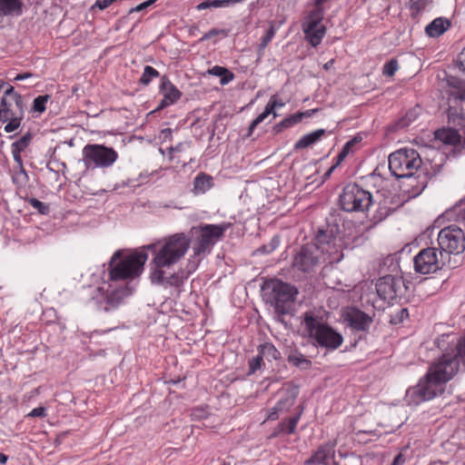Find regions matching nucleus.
Wrapping results in <instances>:
<instances>
[{
  "instance_id": "nucleus-8",
  "label": "nucleus",
  "mask_w": 465,
  "mask_h": 465,
  "mask_svg": "<svg viewBox=\"0 0 465 465\" xmlns=\"http://www.w3.org/2000/svg\"><path fill=\"white\" fill-rule=\"evenodd\" d=\"M443 391L444 387L433 377H430V373L427 372L417 385L406 391L405 399L409 404L418 405L423 401L432 400Z\"/></svg>"
},
{
  "instance_id": "nucleus-27",
  "label": "nucleus",
  "mask_w": 465,
  "mask_h": 465,
  "mask_svg": "<svg viewBox=\"0 0 465 465\" xmlns=\"http://www.w3.org/2000/svg\"><path fill=\"white\" fill-rule=\"evenodd\" d=\"M325 134L324 129H318L311 134L303 135L294 145L296 150L306 148L319 141Z\"/></svg>"
},
{
  "instance_id": "nucleus-31",
  "label": "nucleus",
  "mask_w": 465,
  "mask_h": 465,
  "mask_svg": "<svg viewBox=\"0 0 465 465\" xmlns=\"http://www.w3.org/2000/svg\"><path fill=\"white\" fill-rule=\"evenodd\" d=\"M207 73L209 74L221 77L220 83L222 85L229 84L234 78L233 74L231 73L227 68L223 66L215 65L213 68L209 69Z\"/></svg>"
},
{
  "instance_id": "nucleus-6",
  "label": "nucleus",
  "mask_w": 465,
  "mask_h": 465,
  "mask_svg": "<svg viewBox=\"0 0 465 465\" xmlns=\"http://www.w3.org/2000/svg\"><path fill=\"white\" fill-rule=\"evenodd\" d=\"M440 252L450 262V255H457L465 250V233L457 225L441 229L438 234Z\"/></svg>"
},
{
  "instance_id": "nucleus-14",
  "label": "nucleus",
  "mask_w": 465,
  "mask_h": 465,
  "mask_svg": "<svg viewBox=\"0 0 465 465\" xmlns=\"http://www.w3.org/2000/svg\"><path fill=\"white\" fill-rule=\"evenodd\" d=\"M24 117V104L20 94L10 86L4 93L0 106V121L5 123L10 118Z\"/></svg>"
},
{
  "instance_id": "nucleus-13",
  "label": "nucleus",
  "mask_w": 465,
  "mask_h": 465,
  "mask_svg": "<svg viewBox=\"0 0 465 465\" xmlns=\"http://www.w3.org/2000/svg\"><path fill=\"white\" fill-rule=\"evenodd\" d=\"M323 16V7H318L315 5L314 9L309 13L302 23V31L305 35V38L312 46L319 45L322 37L325 35L326 27L323 25H321Z\"/></svg>"
},
{
  "instance_id": "nucleus-20",
  "label": "nucleus",
  "mask_w": 465,
  "mask_h": 465,
  "mask_svg": "<svg viewBox=\"0 0 465 465\" xmlns=\"http://www.w3.org/2000/svg\"><path fill=\"white\" fill-rule=\"evenodd\" d=\"M160 92L163 94V99L160 102L157 109H162L170 104H173L181 97V92L170 82L166 76L162 77Z\"/></svg>"
},
{
  "instance_id": "nucleus-39",
  "label": "nucleus",
  "mask_w": 465,
  "mask_h": 465,
  "mask_svg": "<svg viewBox=\"0 0 465 465\" xmlns=\"http://www.w3.org/2000/svg\"><path fill=\"white\" fill-rule=\"evenodd\" d=\"M399 69V64L396 59H391L383 65L382 74L386 76L391 77Z\"/></svg>"
},
{
  "instance_id": "nucleus-2",
  "label": "nucleus",
  "mask_w": 465,
  "mask_h": 465,
  "mask_svg": "<svg viewBox=\"0 0 465 465\" xmlns=\"http://www.w3.org/2000/svg\"><path fill=\"white\" fill-rule=\"evenodd\" d=\"M148 256L143 252H134L123 256V251H116L109 263V273L112 280L133 279L141 274Z\"/></svg>"
},
{
  "instance_id": "nucleus-7",
  "label": "nucleus",
  "mask_w": 465,
  "mask_h": 465,
  "mask_svg": "<svg viewBox=\"0 0 465 465\" xmlns=\"http://www.w3.org/2000/svg\"><path fill=\"white\" fill-rule=\"evenodd\" d=\"M371 203V194L355 183L347 184L340 195V204L345 212H364Z\"/></svg>"
},
{
  "instance_id": "nucleus-60",
  "label": "nucleus",
  "mask_w": 465,
  "mask_h": 465,
  "mask_svg": "<svg viewBox=\"0 0 465 465\" xmlns=\"http://www.w3.org/2000/svg\"><path fill=\"white\" fill-rule=\"evenodd\" d=\"M333 64H334V60H333V59H331L330 61H328L327 63H325V64H323V68H324L325 70H329V69H331V68L332 67Z\"/></svg>"
},
{
  "instance_id": "nucleus-62",
  "label": "nucleus",
  "mask_w": 465,
  "mask_h": 465,
  "mask_svg": "<svg viewBox=\"0 0 465 465\" xmlns=\"http://www.w3.org/2000/svg\"><path fill=\"white\" fill-rule=\"evenodd\" d=\"M409 316V312L407 309L401 310V319L407 318Z\"/></svg>"
},
{
  "instance_id": "nucleus-3",
  "label": "nucleus",
  "mask_w": 465,
  "mask_h": 465,
  "mask_svg": "<svg viewBox=\"0 0 465 465\" xmlns=\"http://www.w3.org/2000/svg\"><path fill=\"white\" fill-rule=\"evenodd\" d=\"M303 324L311 338H313L321 347L335 350L342 343V336L332 328L322 322L313 312H305Z\"/></svg>"
},
{
  "instance_id": "nucleus-23",
  "label": "nucleus",
  "mask_w": 465,
  "mask_h": 465,
  "mask_svg": "<svg viewBox=\"0 0 465 465\" xmlns=\"http://www.w3.org/2000/svg\"><path fill=\"white\" fill-rule=\"evenodd\" d=\"M213 186V177L205 173L197 174L193 180V193L195 194L204 193Z\"/></svg>"
},
{
  "instance_id": "nucleus-57",
  "label": "nucleus",
  "mask_w": 465,
  "mask_h": 465,
  "mask_svg": "<svg viewBox=\"0 0 465 465\" xmlns=\"http://www.w3.org/2000/svg\"><path fill=\"white\" fill-rule=\"evenodd\" d=\"M281 411H276L275 406L272 408L268 413L267 420H274L278 418V412Z\"/></svg>"
},
{
  "instance_id": "nucleus-35",
  "label": "nucleus",
  "mask_w": 465,
  "mask_h": 465,
  "mask_svg": "<svg viewBox=\"0 0 465 465\" xmlns=\"http://www.w3.org/2000/svg\"><path fill=\"white\" fill-rule=\"evenodd\" d=\"M159 76V72L150 65H146L143 69V73L139 80V83L147 85L150 84L153 78Z\"/></svg>"
},
{
  "instance_id": "nucleus-22",
  "label": "nucleus",
  "mask_w": 465,
  "mask_h": 465,
  "mask_svg": "<svg viewBox=\"0 0 465 465\" xmlns=\"http://www.w3.org/2000/svg\"><path fill=\"white\" fill-rule=\"evenodd\" d=\"M317 111H318V109H312V110H307L305 112H299L297 114H294L291 115L290 117L283 119L281 123L276 124L274 126V130L277 133H279L283 128H288V127H291V126L298 124L299 122H301L302 120V118L312 116Z\"/></svg>"
},
{
  "instance_id": "nucleus-49",
  "label": "nucleus",
  "mask_w": 465,
  "mask_h": 465,
  "mask_svg": "<svg viewBox=\"0 0 465 465\" xmlns=\"http://www.w3.org/2000/svg\"><path fill=\"white\" fill-rule=\"evenodd\" d=\"M116 0H96L94 5L92 6V9L99 8L100 10H104L110 6Z\"/></svg>"
},
{
  "instance_id": "nucleus-30",
  "label": "nucleus",
  "mask_w": 465,
  "mask_h": 465,
  "mask_svg": "<svg viewBox=\"0 0 465 465\" xmlns=\"http://www.w3.org/2000/svg\"><path fill=\"white\" fill-rule=\"evenodd\" d=\"M297 393V389L295 388L289 390L285 396L279 400L275 405V410L281 411H288L294 404Z\"/></svg>"
},
{
  "instance_id": "nucleus-53",
  "label": "nucleus",
  "mask_w": 465,
  "mask_h": 465,
  "mask_svg": "<svg viewBox=\"0 0 465 465\" xmlns=\"http://www.w3.org/2000/svg\"><path fill=\"white\" fill-rule=\"evenodd\" d=\"M268 104H274L273 105V117H276L277 116V114L275 112V109L276 108H280V107H282L284 105V103L280 101L276 95H272L271 96L270 98V101L268 102Z\"/></svg>"
},
{
  "instance_id": "nucleus-41",
  "label": "nucleus",
  "mask_w": 465,
  "mask_h": 465,
  "mask_svg": "<svg viewBox=\"0 0 465 465\" xmlns=\"http://www.w3.org/2000/svg\"><path fill=\"white\" fill-rule=\"evenodd\" d=\"M263 357L262 353H258L255 357L249 361V373H254L262 367Z\"/></svg>"
},
{
  "instance_id": "nucleus-55",
  "label": "nucleus",
  "mask_w": 465,
  "mask_h": 465,
  "mask_svg": "<svg viewBox=\"0 0 465 465\" xmlns=\"http://www.w3.org/2000/svg\"><path fill=\"white\" fill-rule=\"evenodd\" d=\"M22 151L20 150H17V149H15V148H12V154H13V157H14V160L21 166L22 165V158H21V153Z\"/></svg>"
},
{
  "instance_id": "nucleus-40",
  "label": "nucleus",
  "mask_w": 465,
  "mask_h": 465,
  "mask_svg": "<svg viewBox=\"0 0 465 465\" xmlns=\"http://www.w3.org/2000/svg\"><path fill=\"white\" fill-rule=\"evenodd\" d=\"M32 140V134L30 133L25 134L19 140L12 143V148L24 151Z\"/></svg>"
},
{
  "instance_id": "nucleus-33",
  "label": "nucleus",
  "mask_w": 465,
  "mask_h": 465,
  "mask_svg": "<svg viewBox=\"0 0 465 465\" xmlns=\"http://www.w3.org/2000/svg\"><path fill=\"white\" fill-rule=\"evenodd\" d=\"M273 105L274 104H267L263 112L260 114L250 124L247 135L250 136L255 127L264 121L271 114H273Z\"/></svg>"
},
{
  "instance_id": "nucleus-43",
  "label": "nucleus",
  "mask_w": 465,
  "mask_h": 465,
  "mask_svg": "<svg viewBox=\"0 0 465 465\" xmlns=\"http://www.w3.org/2000/svg\"><path fill=\"white\" fill-rule=\"evenodd\" d=\"M164 282L167 283L170 286L179 287V286H181L183 284V279L182 276L173 273V274H172L169 277H164L163 276V283H164ZM160 284H162V282Z\"/></svg>"
},
{
  "instance_id": "nucleus-12",
  "label": "nucleus",
  "mask_w": 465,
  "mask_h": 465,
  "mask_svg": "<svg viewBox=\"0 0 465 465\" xmlns=\"http://www.w3.org/2000/svg\"><path fill=\"white\" fill-rule=\"evenodd\" d=\"M414 269L420 274L433 273L449 262L435 247L422 249L413 259Z\"/></svg>"
},
{
  "instance_id": "nucleus-4",
  "label": "nucleus",
  "mask_w": 465,
  "mask_h": 465,
  "mask_svg": "<svg viewBox=\"0 0 465 465\" xmlns=\"http://www.w3.org/2000/svg\"><path fill=\"white\" fill-rule=\"evenodd\" d=\"M422 163L420 153L413 148H401L389 156V168L397 178L414 175Z\"/></svg>"
},
{
  "instance_id": "nucleus-54",
  "label": "nucleus",
  "mask_w": 465,
  "mask_h": 465,
  "mask_svg": "<svg viewBox=\"0 0 465 465\" xmlns=\"http://www.w3.org/2000/svg\"><path fill=\"white\" fill-rule=\"evenodd\" d=\"M457 64L461 71L465 72V49L460 53L457 59Z\"/></svg>"
},
{
  "instance_id": "nucleus-52",
  "label": "nucleus",
  "mask_w": 465,
  "mask_h": 465,
  "mask_svg": "<svg viewBox=\"0 0 465 465\" xmlns=\"http://www.w3.org/2000/svg\"><path fill=\"white\" fill-rule=\"evenodd\" d=\"M45 415H46L45 409L43 407H37V408H35L34 410H32L28 413L27 416L35 418V417H45Z\"/></svg>"
},
{
  "instance_id": "nucleus-45",
  "label": "nucleus",
  "mask_w": 465,
  "mask_h": 465,
  "mask_svg": "<svg viewBox=\"0 0 465 465\" xmlns=\"http://www.w3.org/2000/svg\"><path fill=\"white\" fill-rule=\"evenodd\" d=\"M23 118L15 117V118H10L6 122L7 124L5 126V131L6 133H12L19 128L21 125Z\"/></svg>"
},
{
  "instance_id": "nucleus-46",
  "label": "nucleus",
  "mask_w": 465,
  "mask_h": 465,
  "mask_svg": "<svg viewBox=\"0 0 465 465\" xmlns=\"http://www.w3.org/2000/svg\"><path fill=\"white\" fill-rule=\"evenodd\" d=\"M223 35V36H227L228 35V32L224 29H216V28H213L211 29L209 32H207L206 34H204L201 38H200V41H205V40H208L213 36H216V35Z\"/></svg>"
},
{
  "instance_id": "nucleus-34",
  "label": "nucleus",
  "mask_w": 465,
  "mask_h": 465,
  "mask_svg": "<svg viewBox=\"0 0 465 465\" xmlns=\"http://www.w3.org/2000/svg\"><path fill=\"white\" fill-rule=\"evenodd\" d=\"M259 351L268 361L277 360L280 357L279 351L272 343L260 345Z\"/></svg>"
},
{
  "instance_id": "nucleus-47",
  "label": "nucleus",
  "mask_w": 465,
  "mask_h": 465,
  "mask_svg": "<svg viewBox=\"0 0 465 465\" xmlns=\"http://www.w3.org/2000/svg\"><path fill=\"white\" fill-rule=\"evenodd\" d=\"M353 144V141L347 142L342 147L341 151L337 156L336 165H339L349 154L351 146Z\"/></svg>"
},
{
  "instance_id": "nucleus-28",
  "label": "nucleus",
  "mask_w": 465,
  "mask_h": 465,
  "mask_svg": "<svg viewBox=\"0 0 465 465\" xmlns=\"http://www.w3.org/2000/svg\"><path fill=\"white\" fill-rule=\"evenodd\" d=\"M333 453V446L325 444L321 446L313 456L305 461V464H321Z\"/></svg>"
},
{
  "instance_id": "nucleus-38",
  "label": "nucleus",
  "mask_w": 465,
  "mask_h": 465,
  "mask_svg": "<svg viewBox=\"0 0 465 465\" xmlns=\"http://www.w3.org/2000/svg\"><path fill=\"white\" fill-rule=\"evenodd\" d=\"M429 3L430 0H410V9L411 11V15H418L427 6Z\"/></svg>"
},
{
  "instance_id": "nucleus-36",
  "label": "nucleus",
  "mask_w": 465,
  "mask_h": 465,
  "mask_svg": "<svg viewBox=\"0 0 465 465\" xmlns=\"http://www.w3.org/2000/svg\"><path fill=\"white\" fill-rule=\"evenodd\" d=\"M50 99V95H39L34 100L33 109L35 112L43 113L45 111V104Z\"/></svg>"
},
{
  "instance_id": "nucleus-29",
  "label": "nucleus",
  "mask_w": 465,
  "mask_h": 465,
  "mask_svg": "<svg viewBox=\"0 0 465 465\" xmlns=\"http://www.w3.org/2000/svg\"><path fill=\"white\" fill-rule=\"evenodd\" d=\"M127 295V292L124 289H117L112 291L105 297L106 303L108 306L104 308L105 311L110 308H114L118 306L124 300V298Z\"/></svg>"
},
{
  "instance_id": "nucleus-18",
  "label": "nucleus",
  "mask_w": 465,
  "mask_h": 465,
  "mask_svg": "<svg viewBox=\"0 0 465 465\" xmlns=\"http://www.w3.org/2000/svg\"><path fill=\"white\" fill-rule=\"evenodd\" d=\"M342 317L348 326L358 331H365L369 330L373 322L371 316L352 307L344 310Z\"/></svg>"
},
{
  "instance_id": "nucleus-16",
  "label": "nucleus",
  "mask_w": 465,
  "mask_h": 465,
  "mask_svg": "<svg viewBox=\"0 0 465 465\" xmlns=\"http://www.w3.org/2000/svg\"><path fill=\"white\" fill-rule=\"evenodd\" d=\"M321 262V256L318 253V248L314 244H308L300 250L294 256L292 266L303 272L312 271Z\"/></svg>"
},
{
  "instance_id": "nucleus-9",
  "label": "nucleus",
  "mask_w": 465,
  "mask_h": 465,
  "mask_svg": "<svg viewBox=\"0 0 465 465\" xmlns=\"http://www.w3.org/2000/svg\"><path fill=\"white\" fill-rule=\"evenodd\" d=\"M117 153L103 144H86L83 149V161L87 169L109 167L116 160Z\"/></svg>"
},
{
  "instance_id": "nucleus-11",
  "label": "nucleus",
  "mask_w": 465,
  "mask_h": 465,
  "mask_svg": "<svg viewBox=\"0 0 465 465\" xmlns=\"http://www.w3.org/2000/svg\"><path fill=\"white\" fill-rule=\"evenodd\" d=\"M314 246L318 248V253L322 262H339L343 257L341 245L337 242L336 237L328 231L322 229L318 231Z\"/></svg>"
},
{
  "instance_id": "nucleus-51",
  "label": "nucleus",
  "mask_w": 465,
  "mask_h": 465,
  "mask_svg": "<svg viewBox=\"0 0 465 465\" xmlns=\"http://www.w3.org/2000/svg\"><path fill=\"white\" fill-rule=\"evenodd\" d=\"M156 0H148V1H145L138 5H136L135 7L132 8L130 10V13H134V12H141L144 9H146L147 7L151 6Z\"/></svg>"
},
{
  "instance_id": "nucleus-24",
  "label": "nucleus",
  "mask_w": 465,
  "mask_h": 465,
  "mask_svg": "<svg viewBox=\"0 0 465 465\" xmlns=\"http://www.w3.org/2000/svg\"><path fill=\"white\" fill-rule=\"evenodd\" d=\"M435 138L450 145H457L460 143V135L454 129H440L435 132Z\"/></svg>"
},
{
  "instance_id": "nucleus-63",
  "label": "nucleus",
  "mask_w": 465,
  "mask_h": 465,
  "mask_svg": "<svg viewBox=\"0 0 465 465\" xmlns=\"http://www.w3.org/2000/svg\"><path fill=\"white\" fill-rule=\"evenodd\" d=\"M337 166H338V165H336V163H335V164H333V165H332V166L328 170V172L324 174V176H325V177H329V176L331 174V173L333 172V170H334Z\"/></svg>"
},
{
  "instance_id": "nucleus-37",
  "label": "nucleus",
  "mask_w": 465,
  "mask_h": 465,
  "mask_svg": "<svg viewBox=\"0 0 465 465\" xmlns=\"http://www.w3.org/2000/svg\"><path fill=\"white\" fill-rule=\"evenodd\" d=\"M275 35V28L273 23H271L270 28L267 30L265 35L262 38L261 44L259 45V52H262L265 49V47L269 45Z\"/></svg>"
},
{
  "instance_id": "nucleus-61",
  "label": "nucleus",
  "mask_w": 465,
  "mask_h": 465,
  "mask_svg": "<svg viewBox=\"0 0 465 465\" xmlns=\"http://www.w3.org/2000/svg\"><path fill=\"white\" fill-rule=\"evenodd\" d=\"M7 461V456L4 453H0V464L4 465Z\"/></svg>"
},
{
  "instance_id": "nucleus-64",
  "label": "nucleus",
  "mask_w": 465,
  "mask_h": 465,
  "mask_svg": "<svg viewBox=\"0 0 465 465\" xmlns=\"http://www.w3.org/2000/svg\"><path fill=\"white\" fill-rule=\"evenodd\" d=\"M328 0H315L314 5L318 7H322V5L326 3Z\"/></svg>"
},
{
  "instance_id": "nucleus-59",
  "label": "nucleus",
  "mask_w": 465,
  "mask_h": 465,
  "mask_svg": "<svg viewBox=\"0 0 465 465\" xmlns=\"http://www.w3.org/2000/svg\"><path fill=\"white\" fill-rule=\"evenodd\" d=\"M171 134H172V130L170 128L163 129L161 132V137H163V139L171 138Z\"/></svg>"
},
{
  "instance_id": "nucleus-32",
  "label": "nucleus",
  "mask_w": 465,
  "mask_h": 465,
  "mask_svg": "<svg viewBox=\"0 0 465 465\" xmlns=\"http://www.w3.org/2000/svg\"><path fill=\"white\" fill-rule=\"evenodd\" d=\"M288 361L302 370H307L312 365L311 361L298 351H292L288 356Z\"/></svg>"
},
{
  "instance_id": "nucleus-5",
  "label": "nucleus",
  "mask_w": 465,
  "mask_h": 465,
  "mask_svg": "<svg viewBox=\"0 0 465 465\" xmlns=\"http://www.w3.org/2000/svg\"><path fill=\"white\" fill-rule=\"evenodd\" d=\"M265 301L274 306L279 312L285 313L288 305L294 301L297 290L280 280H269L262 285Z\"/></svg>"
},
{
  "instance_id": "nucleus-17",
  "label": "nucleus",
  "mask_w": 465,
  "mask_h": 465,
  "mask_svg": "<svg viewBox=\"0 0 465 465\" xmlns=\"http://www.w3.org/2000/svg\"><path fill=\"white\" fill-rule=\"evenodd\" d=\"M402 283L401 278L390 274L382 276L376 282L377 294L381 300L390 302L398 296Z\"/></svg>"
},
{
  "instance_id": "nucleus-21",
  "label": "nucleus",
  "mask_w": 465,
  "mask_h": 465,
  "mask_svg": "<svg viewBox=\"0 0 465 465\" xmlns=\"http://www.w3.org/2000/svg\"><path fill=\"white\" fill-rule=\"evenodd\" d=\"M190 148V142H182L174 147H170L168 149L170 160H175L177 163H182L183 165L192 162Z\"/></svg>"
},
{
  "instance_id": "nucleus-10",
  "label": "nucleus",
  "mask_w": 465,
  "mask_h": 465,
  "mask_svg": "<svg viewBox=\"0 0 465 465\" xmlns=\"http://www.w3.org/2000/svg\"><path fill=\"white\" fill-rule=\"evenodd\" d=\"M230 226V223H223L206 224L199 228H193L195 233L198 234L193 246L194 255L199 256L205 252H209Z\"/></svg>"
},
{
  "instance_id": "nucleus-56",
  "label": "nucleus",
  "mask_w": 465,
  "mask_h": 465,
  "mask_svg": "<svg viewBox=\"0 0 465 465\" xmlns=\"http://www.w3.org/2000/svg\"><path fill=\"white\" fill-rule=\"evenodd\" d=\"M405 463V458L401 453H399L393 460L391 465H403Z\"/></svg>"
},
{
  "instance_id": "nucleus-48",
  "label": "nucleus",
  "mask_w": 465,
  "mask_h": 465,
  "mask_svg": "<svg viewBox=\"0 0 465 465\" xmlns=\"http://www.w3.org/2000/svg\"><path fill=\"white\" fill-rule=\"evenodd\" d=\"M192 416L194 420H204L209 416V411L204 407H198L193 411Z\"/></svg>"
},
{
  "instance_id": "nucleus-25",
  "label": "nucleus",
  "mask_w": 465,
  "mask_h": 465,
  "mask_svg": "<svg viewBox=\"0 0 465 465\" xmlns=\"http://www.w3.org/2000/svg\"><path fill=\"white\" fill-rule=\"evenodd\" d=\"M450 26L449 20L439 17L434 19L431 23H430L426 28L425 31L428 35L430 37H437L442 35Z\"/></svg>"
},
{
  "instance_id": "nucleus-15",
  "label": "nucleus",
  "mask_w": 465,
  "mask_h": 465,
  "mask_svg": "<svg viewBox=\"0 0 465 465\" xmlns=\"http://www.w3.org/2000/svg\"><path fill=\"white\" fill-rule=\"evenodd\" d=\"M459 361L457 357L443 355L428 371L430 377H433L445 388V384L451 380L459 371Z\"/></svg>"
},
{
  "instance_id": "nucleus-50",
  "label": "nucleus",
  "mask_w": 465,
  "mask_h": 465,
  "mask_svg": "<svg viewBox=\"0 0 465 465\" xmlns=\"http://www.w3.org/2000/svg\"><path fill=\"white\" fill-rule=\"evenodd\" d=\"M414 119H415V114H414V112L411 111L410 113H408V114H406V116H405V118H404V119H401V120L400 121V123H399L398 124H399V126H400L401 128H403V127H405V126L409 125V124H410L412 120H414Z\"/></svg>"
},
{
  "instance_id": "nucleus-26",
  "label": "nucleus",
  "mask_w": 465,
  "mask_h": 465,
  "mask_svg": "<svg viewBox=\"0 0 465 465\" xmlns=\"http://www.w3.org/2000/svg\"><path fill=\"white\" fill-rule=\"evenodd\" d=\"M23 3L20 0H0V13L3 15H20Z\"/></svg>"
},
{
  "instance_id": "nucleus-19",
  "label": "nucleus",
  "mask_w": 465,
  "mask_h": 465,
  "mask_svg": "<svg viewBox=\"0 0 465 465\" xmlns=\"http://www.w3.org/2000/svg\"><path fill=\"white\" fill-rule=\"evenodd\" d=\"M442 85L449 94V103L465 101V81L452 75H448L443 80Z\"/></svg>"
},
{
  "instance_id": "nucleus-44",
  "label": "nucleus",
  "mask_w": 465,
  "mask_h": 465,
  "mask_svg": "<svg viewBox=\"0 0 465 465\" xmlns=\"http://www.w3.org/2000/svg\"><path fill=\"white\" fill-rule=\"evenodd\" d=\"M29 203L30 204L35 208L40 213L42 214H46L48 213L49 212V206L45 203H44L43 202L35 199V198H31L29 200Z\"/></svg>"
},
{
  "instance_id": "nucleus-58",
  "label": "nucleus",
  "mask_w": 465,
  "mask_h": 465,
  "mask_svg": "<svg viewBox=\"0 0 465 465\" xmlns=\"http://www.w3.org/2000/svg\"><path fill=\"white\" fill-rule=\"evenodd\" d=\"M33 74L31 73H25V74H17L15 78V81H22V80H25V79H27V78H30L32 77Z\"/></svg>"
},
{
  "instance_id": "nucleus-1",
  "label": "nucleus",
  "mask_w": 465,
  "mask_h": 465,
  "mask_svg": "<svg viewBox=\"0 0 465 465\" xmlns=\"http://www.w3.org/2000/svg\"><path fill=\"white\" fill-rule=\"evenodd\" d=\"M149 244L148 250L154 251L153 263L154 269L151 273V281L153 283L163 282V267H170L176 263L187 252L190 246V239L183 233H175L165 238L162 243Z\"/></svg>"
},
{
  "instance_id": "nucleus-42",
  "label": "nucleus",
  "mask_w": 465,
  "mask_h": 465,
  "mask_svg": "<svg viewBox=\"0 0 465 465\" xmlns=\"http://www.w3.org/2000/svg\"><path fill=\"white\" fill-rule=\"evenodd\" d=\"M300 416H294L282 424V430L288 434H292L295 431L296 425L299 421Z\"/></svg>"
}]
</instances>
